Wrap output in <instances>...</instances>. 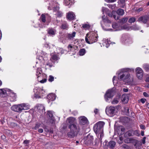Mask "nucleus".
Returning <instances> with one entry per match:
<instances>
[{"label": "nucleus", "instance_id": "nucleus-51", "mask_svg": "<svg viewBox=\"0 0 149 149\" xmlns=\"http://www.w3.org/2000/svg\"><path fill=\"white\" fill-rule=\"evenodd\" d=\"M50 122L52 124L54 123L55 122V120L53 118H51Z\"/></svg>", "mask_w": 149, "mask_h": 149}, {"label": "nucleus", "instance_id": "nucleus-42", "mask_svg": "<svg viewBox=\"0 0 149 149\" xmlns=\"http://www.w3.org/2000/svg\"><path fill=\"white\" fill-rule=\"evenodd\" d=\"M41 17L42 21L43 22H45L46 21L45 15L43 14H42Z\"/></svg>", "mask_w": 149, "mask_h": 149}, {"label": "nucleus", "instance_id": "nucleus-47", "mask_svg": "<svg viewBox=\"0 0 149 149\" xmlns=\"http://www.w3.org/2000/svg\"><path fill=\"white\" fill-rule=\"evenodd\" d=\"M54 77L52 75H50L48 78V81L49 82H52L54 80Z\"/></svg>", "mask_w": 149, "mask_h": 149}, {"label": "nucleus", "instance_id": "nucleus-11", "mask_svg": "<svg viewBox=\"0 0 149 149\" xmlns=\"http://www.w3.org/2000/svg\"><path fill=\"white\" fill-rule=\"evenodd\" d=\"M66 121L69 123V125H73L77 123L75 118L72 117L68 118Z\"/></svg>", "mask_w": 149, "mask_h": 149}, {"label": "nucleus", "instance_id": "nucleus-44", "mask_svg": "<svg viewBox=\"0 0 149 149\" xmlns=\"http://www.w3.org/2000/svg\"><path fill=\"white\" fill-rule=\"evenodd\" d=\"M133 134L137 136H139L140 135V133L139 131L137 130L133 131Z\"/></svg>", "mask_w": 149, "mask_h": 149}, {"label": "nucleus", "instance_id": "nucleus-43", "mask_svg": "<svg viewBox=\"0 0 149 149\" xmlns=\"http://www.w3.org/2000/svg\"><path fill=\"white\" fill-rule=\"evenodd\" d=\"M128 18L127 17H125L121 19L120 20V22L122 23H125L127 20Z\"/></svg>", "mask_w": 149, "mask_h": 149}, {"label": "nucleus", "instance_id": "nucleus-27", "mask_svg": "<svg viewBox=\"0 0 149 149\" xmlns=\"http://www.w3.org/2000/svg\"><path fill=\"white\" fill-rule=\"evenodd\" d=\"M99 133V134L98 135V137L99 138V140L100 142H101V141L102 140V138L104 136V134L103 133V131H100L99 132H97V133Z\"/></svg>", "mask_w": 149, "mask_h": 149}, {"label": "nucleus", "instance_id": "nucleus-19", "mask_svg": "<svg viewBox=\"0 0 149 149\" xmlns=\"http://www.w3.org/2000/svg\"><path fill=\"white\" fill-rule=\"evenodd\" d=\"M121 99L122 102L124 103L127 102L129 100L127 95H122Z\"/></svg>", "mask_w": 149, "mask_h": 149}, {"label": "nucleus", "instance_id": "nucleus-63", "mask_svg": "<svg viewBox=\"0 0 149 149\" xmlns=\"http://www.w3.org/2000/svg\"><path fill=\"white\" fill-rule=\"evenodd\" d=\"M108 10L107 8H105L104 7H103L102 8V11L103 12H105L107 10Z\"/></svg>", "mask_w": 149, "mask_h": 149}, {"label": "nucleus", "instance_id": "nucleus-64", "mask_svg": "<svg viewBox=\"0 0 149 149\" xmlns=\"http://www.w3.org/2000/svg\"><path fill=\"white\" fill-rule=\"evenodd\" d=\"M46 65H49V67H52V63L49 62H48L46 64Z\"/></svg>", "mask_w": 149, "mask_h": 149}, {"label": "nucleus", "instance_id": "nucleus-46", "mask_svg": "<svg viewBox=\"0 0 149 149\" xmlns=\"http://www.w3.org/2000/svg\"><path fill=\"white\" fill-rule=\"evenodd\" d=\"M112 27L113 29H116L118 27V25L117 23H114L112 24Z\"/></svg>", "mask_w": 149, "mask_h": 149}, {"label": "nucleus", "instance_id": "nucleus-45", "mask_svg": "<svg viewBox=\"0 0 149 149\" xmlns=\"http://www.w3.org/2000/svg\"><path fill=\"white\" fill-rule=\"evenodd\" d=\"M118 102L119 101L117 99L115 98L113 100L111 103L112 104H117Z\"/></svg>", "mask_w": 149, "mask_h": 149}, {"label": "nucleus", "instance_id": "nucleus-7", "mask_svg": "<svg viewBox=\"0 0 149 149\" xmlns=\"http://www.w3.org/2000/svg\"><path fill=\"white\" fill-rule=\"evenodd\" d=\"M84 143L87 145H89L92 144L93 142V136L90 134L84 137Z\"/></svg>", "mask_w": 149, "mask_h": 149}, {"label": "nucleus", "instance_id": "nucleus-58", "mask_svg": "<svg viewBox=\"0 0 149 149\" xmlns=\"http://www.w3.org/2000/svg\"><path fill=\"white\" fill-rule=\"evenodd\" d=\"M122 147H123V148L126 149H127L128 148V146L126 144H125L122 145Z\"/></svg>", "mask_w": 149, "mask_h": 149}, {"label": "nucleus", "instance_id": "nucleus-60", "mask_svg": "<svg viewBox=\"0 0 149 149\" xmlns=\"http://www.w3.org/2000/svg\"><path fill=\"white\" fill-rule=\"evenodd\" d=\"M146 101V99H145L142 98L140 100V101L143 103H144Z\"/></svg>", "mask_w": 149, "mask_h": 149}, {"label": "nucleus", "instance_id": "nucleus-34", "mask_svg": "<svg viewBox=\"0 0 149 149\" xmlns=\"http://www.w3.org/2000/svg\"><path fill=\"white\" fill-rule=\"evenodd\" d=\"M143 68L146 71H149V64H144L143 65Z\"/></svg>", "mask_w": 149, "mask_h": 149}, {"label": "nucleus", "instance_id": "nucleus-16", "mask_svg": "<svg viewBox=\"0 0 149 149\" xmlns=\"http://www.w3.org/2000/svg\"><path fill=\"white\" fill-rule=\"evenodd\" d=\"M125 128L123 127H120L118 128L117 132L119 134H123L125 132Z\"/></svg>", "mask_w": 149, "mask_h": 149}, {"label": "nucleus", "instance_id": "nucleus-52", "mask_svg": "<svg viewBox=\"0 0 149 149\" xmlns=\"http://www.w3.org/2000/svg\"><path fill=\"white\" fill-rule=\"evenodd\" d=\"M10 96H12L13 97L14 99L15 98V96H16L15 94L14 93H13L11 92L10 94Z\"/></svg>", "mask_w": 149, "mask_h": 149}, {"label": "nucleus", "instance_id": "nucleus-55", "mask_svg": "<svg viewBox=\"0 0 149 149\" xmlns=\"http://www.w3.org/2000/svg\"><path fill=\"white\" fill-rule=\"evenodd\" d=\"M113 17L116 20L118 19H119L118 16V15L116 16L115 15H113Z\"/></svg>", "mask_w": 149, "mask_h": 149}, {"label": "nucleus", "instance_id": "nucleus-56", "mask_svg": "<svg viewBox=\"0 0 149 149\" xmlns=\"http://www.w3.org/2000/svg\"><path fill=\"white\" fill-rule=\"evenodd\" d=\"M40 126V125L39 124H36L35 127L34 128L35 130H37L38 128Z\"/></svg>", "mask_w": 149, "mask_h": 149}, {"label": "nucleus", "instance_id": "nucleus-17", "mask_svg": "<svg viewBox=\"0 0 149 149\" xmlns=\"http://www.w3.org/2000/svg\"><path fill=\"white\" fill-rule=\"evenodd\" d=\"M102 19L105 25L108 27H109L110 26L109 24H108L111 23V22L110 20L107 18H104V16H102Z\"/></svg>", "mask_w": 149, "mask_h": 149}, {"label": "nucleus", "instance_id": "nucleus-61", "mask_svg": "<svg viewBox=\"0 0 149 149\" xmlns=\"http://www.w3.org/2000/svg\"><path fill=\"white\" fill-rule=\"evenodd\" d=\"M143 10V8H140L138 9H137L136 10L138 12H139L141 11H142Z\"/></svg>", "mask_w": 149, "mask_h": 149}, {"label": "nucleus", "instance_id": "nucleus-33", "mask_svg": "<svg viewBox=\"0 0 149 149\" xmlns=\"http://www.w3.org/2000/svg\"><path fill=\"white\" fill-rule=\"evenodd\" d=\"M133 139L131 138H128L125 139L124 140V142L126 143H130L133 141Z\"/></svg>", "mask_w": 149, "mask_h": 149}, {"label": "nucleus", "instance_id": "nucleus-28", "mask_svg": "<svg viewBox=\"0 0 149 149\" xmlns=\"http://www.w3.org/2000/svg\"><path fill=\"white\" fill-rule=\"evenodd\" d=\"M82 27L85 29H88L90 28V25L88 23H87L83 24Z\"/></svg>", "mask_w": 149, "mask_h": 149}, {"label": "nucleus", "instance_id": "nucleus-48", "mask_svg": "<svg viewBox=\"0 0 149 149\" xmlns=\"http://www.w3.org/2000/svg\"><path fill=\"white\" fill-rule=\"evenodd\" d=\"M100 142V143L101 144L102 142H101L100 141L99 139H96L95 140V145H98L99 144V142Z\"/></svg>", "mask_w": 149, "mask_h": 149}, {"label": "nucleus", "instance_id": "nucleus-41", "mask_svg": "<svg viewBox=\"0 0 149 149\" xmlns=\"http://www.w3.org/2000/svg\"><path fill=\"white\" fill-rule=\"evenodd\" d=\"M55 15H57L58 17H61L62 16V12L59 11L56 13H55Z\"/></svg>", "mask_w": 149, "mask_h": 149}, {"label": "nucleus", "instance_id": "nucleus-20", "mask_svg": "<svg viewBox=\"0 0 149 149\" xmlns=\"http://www.w3.org/2000/svg\"><path fill=\"white\" fill-rule=\"evenodd\" d=\"M56 98L55 95L53 93H51L48 96V98L49 100H54Z\"/></svg>", "mask_w": 149, "mask_h": 149}, {"label": "nucleus", "instance_id": "nucleus-38", "mask_svg": "<svg viewBox=\"0 0 149 149\" xmlns=\"http://www.w3.org/2000/svg\"><path fill=\"white\" fill-rule=\"evenodd\" d=\"M47 116L51 118H53V114L52 112L50 111H48L47 113Z\"/></svg>", "mask_w": 149, "mask_h": 149}, {"label": "nucleus", "instance_id": "nucleus-18", "mask_svg": "<svg viewBox=\"0 0 149 149\" xmlns=\"http://www.w3.org/2000/svg\"><path fill=\"white\" fill-rule=\"evenodd\" d=\"M59 59L58 57L56 55H52L50 59V60L53 63H54L56 61L58 60Z\"/></svg>", "mask_w": 149, "mask_h": 149}, {"label": "nucleus", "instance_id": "nucleus-25", "mask_svg": "<svg viewBox=\"0 0 149 149\" xmlns=\"http://www.w3.org/2000/svg\"><path fill=\"white\" fill-rule=\"evenodd\" d=\"M125 0H119L118 3L120 7L124 8L125 6Z\"/></svg>", "mask_w": 149, "mask_h": 149}, {"label": "nucleus", "instance_id": "nucleus-8", "mask_svg": "<svg viewBox=\"0 0 149 149\" xmlns=\"http://www.w3.org/2000/svg\"><path fill=\"white\" fill-rule=\"evenodd\" d=\"M115 110L116 109L114 107L111 106L109 108H106L105 112L108 116L111 117L115 114Z\"/></svg>", "mask_w": 149, "mask_h": 149}, {"label": "nucleus", "instance_id": "nucleus-5", "mask_svg": "<svg viewBox=\"0 0 149 149\" xmlns=\"http://www.w3.org/2000/svg\"><path fill=\"white\" fill-rule=\"evenodd\" d=\"M121 41L123 44L127 45H129L133 42L132 39L130 38L128 35L126 34H123L122 35L121 38Z\"/></svg>", "mask_w": 149, "mask_h": 149}, {"label": "nucleus", "instance_id": "nucleus-29", "mask_svg": "<svg viewBox=\"0 0 149 149\" xmlns=\"http://www.w3.org/2000/svg\"><path fill=\"white\" fill-rule=\"evenodd\" d=\"M73 0H64V3L66 6L71 5L72 3Z\"/></svg>", "mask_w": 149, "mask_h": 149}, {"label": "nucleus", "instance_id": "nucleus-62", "mask_svg": "<svg viewBox=\"0 0 149 149\" xmlns=\"http://www.w3.org/2000/svg\"><path fill=\"white\" fill-rule=\"evenodd\" d=\"M94 112L95 114H97L99 112V110L97 109H95L94 110Z\"/></svg>", "mask_w": 149, "mask_h": 149}, {"label": "nucleus", "instance_id": "nucleus-32", "mask_svg": "<svg viewBox=\"0 0 149 149\" xmlns=\"http://www.w3.org/2000/svg\"><path fill=\"white\" fill-rule=\"evenodd\" d=\"M86 53V51L84 49H80L79 52V54L81 56H82L84 55Z\"/></svg>", "mask_w": 149, "mask_h": 149}, {"label": "nucleus", "instance_id": "nucleus-57", "mask_svg": "<svg viewBox=\"0 0 149 149\" xmlns=\"http://www.w3.org/2000/svg\"><path fill=\"white\" fill-rule=\"evenodd\" d=\"M140 126L141 129L145 130L146 129L145 126L143 125H141Z\"/></svg>", "mask_w": 149, "mask_h": 149}, {"label": "nucleus", "instance_id": "nucleus-40", "mask_svg": "<svg viewBox=\"0 0 149 149\" xmlns=\"http://www.w3.org/2000/svg\"><path fill=\"white\" fill-rule=\"evenodd\" d=\"M136 21V18L135 17L130 18L129 20V22L130 23H132Z\"/></svg>", "mask_w": 149, "mask_h": 149}, {"label": "nucleus", "instance_id": "nucleus-21", "mask_svg": "<svg viewBox=\"0 0 149 149\" xmlns=\"http://www.w3.org/2000/svg\"><path fill=\"white\" fill-rule=\"evenodd\" d=\"M76 33L75 32H73L72 34H68L67 36V38L70 40L73 39L74 37L75 36Z\"/></svg>", "mask_w": 149, "mask_h": 149}, {"label": "nucleus", "instance_id": "nucleus-30", "mask_svg": "<svg viewBox=\"0 0 149 149\" xmlns=\"http://www.w3.org/2000/svg\"><path fill=\"white\" fill-rule=\"evenodd\" d=\"M61 29H68V25L66 22H64L62 24L61 26Z\"/></svg>", "mask_w": 149, "mask_h": 149}, {"label": "nucleus", "instance_id": "nucleus-15", "mask_svg": "<svg viewBox=\"0 0 149 149\" xmlns=\"http://www.w3.org/2000/svg\"><path fill=\"white\" fill-rule=\"evenodd\" d=\"M75 15L74 13L72 12H68L67 15V17L69 20H73L74 19Z\"/></svg>", "mask_w": 149, "mask_h": 149}, {"label": "nucleus", "instance_id": "nucleus-12", "mask_svg": "<svg viewBox=\"0 0 149 149\" xmlns=\"http://www.w3.org/2000/svg\"><path fill=\"white\" fill-rule=\"evenodd\" d=\"M149 14L148 16L147 15H144L142 17H140L139 18L138 21L139 22H141L143 23H146L148 20V19H149Z\"/></svg>", "mask_w": 149, "mask_h": 149}, {"label": "nucleus", "instance_id": "nucleus-23", "mask_svg": "<svg viewBox=\"0 0 149 149\" xmlns=\"http://www.w3.org/2000/svg\"><path fill=\"white\" fill-rule=\"evenodd\" d=\"M56 30L52 28L49 29L48 30V33L51 35H54L55 34Z\"/></svg>", "mask_w": 149, "mask_h": 149}, {"label": "nucleus", "instance_id": "nucleus-22", "mask_svg": "<svg viewBox=\"0 0 149 149\" xmlns=\"http://www.w3.org/2000/svg\"><path fill=\"white\" fill-rule=\"evenodd\" d=\"M19 105H14L11 107V109L12 110L15 112L19 111Z\"/></svg>", "mask_w": 149, "mask_h": 149}, {"label": "nucleus", "instance_id": "nucleus-1", "mask_svg": "<svg viewBox=\"0 0 149 149\" xmlns=\"http://www.w3.org/2000/svg\"><path fill=\"white\" fill-rule=\"evenodd\" d=\"M129 68L124 69L121 70L122 72L119 73L118 75V79L120 81H123L126 83H128L131 81L130 75L127 72L129 70Z\"/></svg>", "mask_w": 149, "mask_h": 149}, {"label": "nucleus", "instance_id": "nucleus-6", "mask_svg": "<svg viewBox=\"0 0 149 149\" xmlns=\"http://www.w3.org/2000/svg\"><path fill=\"white\" fill-rule=\"evenodd\" d=\"M34 96L36 98H41L43 94L45 93V91L40 88H36L34 89Z\"/></svg>", "mask_w": 149, "mask_h": 149}, {"label": "nucleus", "instance_id": "nucleus-2", "mask_svg": "<svg viewBox=\"0 0 149 149\" xmlns=\"http://www.w3.org/2000/svg\"><path fill=\"white\" fill-rule=\"evenodd\" d=\"M97 34L94 32H91L88 33L85 38V40L87 43L91 44L96 42L98 40Z\"/></svg>", "mask_w": 149, "mask_h": 149}, {"label": "nucleus", "instance_id": "nucleus-3", "mask_svg": "<svg viewBox=\"0 0 149 149\" xmlns=\"http://www.w3.org/2000/svg\"><path fill=\"white\" fill-rule=\"evenodd\" d=\"M69 128L70 129V133L72 134V136L78 134L81 130L80 127L77 123L73 125H69Z\"/></svg>", "mask_w": 149, "mask_h": 149}, {"label": "nucleus", "instance_id": "nucleus-9", "mask_svg": "<svg viewBox=\"0 0 149 149\" xmlns=\"http://www.w3.org/2000/svg\"><path fill=\"white\" fill-rule=\"evenodd\" d=\"M136 74L137 77L139 79H141L143 76V71L142 69L138 67L136 69Z\"/></svg>", "mask_w": 149, "mask_h": 149}, {"label": "nucleus", "instance_id": "nucleus-26", "mask_svg": "<svg viewBox=\"0 0 149 149\" xmlns=\"http://www.w3.org/2000/svg\"><path fill=\"white\" fill-rule=\"evenodd\" d=\"M116 145V142L113 141H111L109 143L108 146L110 148H113Z\"/></svg>", "mask_w": 149, "mask_h": 149}, {"label": "nucleus", "instance_id": "nucleus-39", "mask_svg": "<svg viewBox=\"0 0 149 149\" xmlns=\"http://www.w3.org/2000/svg\"><path fill=\"white\" fill-rule=\"evenodd\" d=\"M37 108L39 110H43L44 109V107L42 105L39 104Z\"/></svg>", "mask_w": 149, "mask_h": 149}, {"label": "nucleus", "instance_id": "nucleus-31", "mask_svg": "<svg viewBox=\"0 0 149 149\" xmlns=\"http://www.w3.org/2000/svg\"><path fill=\"white\" fill-rule=\"evenodd\" d=\"M41 72V68H38L36 72V75L38 77H39L40 76Z\"/></svg>", "mask_w": 149, "mask_h": 149}, {"label": "nucleus", "instance_id": "nucleus-36", "mask_svg": "<svg viewBox=\"0 0 149 149\" xmlns=\"http://www.w3.org/2000/svg\"><path fill=\"white\" fill-rule=\"evenodd\" d=\"M59 7L58 6L54 7L53 8V12L55 14L57 12L59 11Z\"/></svg>", "mask_w": 149, "mask_h": 149}, {"label": "nucleus", "instance_id": "nucleus-13", "mask_svg": "<svg viewBox=\"0 0 149 149\" xmlns=\"http://www.w3.org/2000/svg\"><path fill=\"white\" fill-rule=\"evenodd\" d=\"M114 92L113 91L112 89L108 90L105 95V98H106V97L109 98L112 97L113 95Z\"/></svg>", "mask_w": 149, "mask_h": 149}, {"label": "nucleus", "instance_id": "nucleus-50", "mask_svg": "<svg viewBox=\"0 0 149 149\" xmlns=\"http://www.w3.org/2000/svg\"><path fill=\"white\" fill-rule=\"evenodd\" d=\"M105 43L106 45V47H108L109 46V44L110 43V42L108 41V40L107 39V40L106 41Z\"/></svg>", "mask_w": 149, "mask_h": 149}, {"label": "nucleus", "instance_id": "nucleus-35", "mask_svg": "<svg viewBox=\"0 0 149 149\" xmlns=\"http://www.w3.org/2000/svg\"><path fill=\"white\" fill-rule=\"evenodd\" d=\"M117 13L118 15H122L124 13V10L121 9H119L117 10Z\"/></svg>", "mask_w": 149, "mask_h": 149}, {"label": "nucleus", "instance_id": "nucleus-24", "mask_svg": "<svg viewBox=\"0 0 149 149\" xmlns=\"http://www.w3.org/2000/svg\"><path fill=\"white\" fill-rule=\"evenodd\" d=\"M133 132V130H130L126 132L125 134H124V136L125 137H127V136H132V134Z\"/></svg>", "mask_w": 149, "mask_h": 149}, {"label": "nucleus", "instance_id": "nucleus-37", "mask_svg": "<svg viewBox=\"0 0 149 149\" xmlns=\"http://www.w3.org/2000/svg\"><path fill=\"white\" fill-rule=\"evenodd\" d=\"M6 91L4 89H0V95H6Z\"/></svg>", "mask_w": 149, "mask_h": 149}, {"label": "nucleus", "instance_id": "nucleus-4", "mask_svg": "<svg viewBox=\"0 0 149 149\" xmlns=\"http://www.w3.org/2000/svg\"><path fill=\"white\" fill-rule=\"evenodd\" d=\"M105 123L103 121H100L97 122L94 126V130L95 133L103 131V127Z\"/></svg>", "mask_w": 149, "mask_h": 149}, {"label": "nucleus", "instance_id": "nucleus-10", "mask_svg": "<svg viewBox=\"0 0 149 149\" xmlns=\"http://www.w3.org/2000/svg\"><path fill=\"white\" fill-rule=\"evenodd\" d=\"M79 123L80 124L84 125L86 124L88 122L87 118L84 116H82L78 118Z\"/></svg>", "mask_w": 149, "mask_h": 149}, {"label": "nucleus", "instance_id": "nucleus-59", "mask_svg": "<svg viewBox=\"0 0 149 149\" xmlns=\"http://www.w3.org/2000/svg\"><path fill=\"white\" fill-rule=\"evenodd\" d=\"M46 81L47 79H44L40 81V82L42 83H44Z\"/></svg>", "mask_w": 149, "mask_h": 149}, {"label": "nucleus", "instance_id": "nucleus-14", "mask_svg": "<svg viewBox=\"0 0 149 149\" xmlns=\"http://www.w3.org/2000/svg\"><path fill=\"white\" fill-rule=\"evenodd\" d=\"M29 109V107L24 103L19 104V111L22 110H26Z\"/></svg>", "mask_w": 149, "mask_h": 149}, {"label": "nucleus", "instance_id": "nucleus-54", "mask_svg": "<svg viewBox=\"0 0 149 149\" xmlns=\"http://www.w3.org/2000/svg\"><path fill=\"white\" fill-rule=\"evenodd\" d=\"M114 13H115V12L113 11L111 13L109 14V16L111 17H113V15H114Z\"/></svg>", "mask_w": 149, "mask_h": 149}, {"label": "nucleus", "instance_id": "nucleus-49", "mask_svg": "<svg viewBox=\"0 0 149 149\" xmlns=\"http://www.w3.org/2000/svg\"><path fill=\"white\" fill-rule=\"evenodd\" d=\"M6 133L8 136H10L11 135L12 132L9 130H7L6 131Z\"/></svg>", "mask_w": 149, "mask_h": 149}, {"label": "nucleus", "instance_id": "nucleus-53", "mask_svg": "<svg viewBox=\"0 0 149 149\" xmlns=\"http://www.w3.org/2000/svg\"><path fill=\"white\" fill-rule=\"evenodd\" d=\"M105 1L109 3H113L116 1V0H105Z\"/></svg>", "mask_w": 149, "mask_h": 149}]
</instances>
